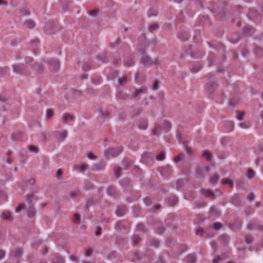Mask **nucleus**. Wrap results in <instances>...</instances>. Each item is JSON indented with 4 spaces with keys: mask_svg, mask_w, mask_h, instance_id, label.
<instances>
[{
    "mask_svg": "<svg viewBox=\"0 0 263 263\" xmlns=\"http://www.w3.org/2000/svg\"><path fill=\"white\" fill-rule=\"evenodd\" d=\"M123 151L122 146H119L117 148H110L104 152V156L106 158L109 159L110 157H116L118 156Z\"/></svg>",
    "mask_w": 263,
    "mask_h": 263,
    "instance_id": "1",
    "label": "nucleus"
},
{
    "mask_svg": "<svg viewBox=\"0 0 263 263\" xmlns=\"http://www.w3.org/2000/svg\"><path fill=\"white\" fill-rule=\"evenodd\" d=\"M141 63L145 66H150L153 64L159 65L160 64V60L158 59L152 61L151 58L148 56H144L141 59Z\"/></svg>",
    "mask_w": 263,
    "mask_h": 263,
    "instance_id": "2",
    "label": "nucleus"
},
{
    "mask_svg": "<svg viewBox=\"0 0 263 263\" xmlns=\"http://www.w3.org/2000/svg\"><path fill=\"white\" fill-rule=\"evenodd\" d=\"M158 170L161 175L165 177H168L172 173V168L170 165H167L162 167H159Z\"/></svg>",
    "mask_w": 263,
    "mask_h": 263,
    "instance_id": "3",
    "label": "nucleus"
},
{
    "mask_svg": "<svg viewBox=\"0 0 263 263\" xmlns=\"http://www.w3.org/2000/svg\"><path fill=\"white\" fill-rule=\"evenodd\" d=\"M51 263H65V259L60 254H55L52 258Z\"/></svg>",
    "mask_w": 263,
    "mask_h": 263,
    "instance_id": "4",
    "label": "nucleus"
},
{
    "mask_svg": "<svg viewBox=\"0 0 263 263\" xmlns=\"http://www.w3.org/2000/svg\"><path fill=\"white\" fill-rule=\"evenodd\" d=\"M13 68L14 72L23 74L25 71V66L24 64L13 65Z\"/></svg>",
    "mask_w": 263,
    "mask_h": 263,
    "instance_id": "5",
    "label": "nucleus"
},
{
    "mask_svg": "<svg viewBox=\"0 0 263 263\" xmlns=\"http://www.w3.org/2000/svg\"><path fill=\"white\" fill-rule=\"evenodd\" d=\"M147 88L145 86H142L140 89L136 90L135 92L133 93L132 97L136 98L141 93H144L147 92Z\"/></svg>",
    "mask_w": 263,
    "mask_h": 263,
    "instance_id": "6",
    "label": "nucleus"
},
{
    "mask_svg": "<svg viewBox=\"0 0 263 263\" xmlns=\"http://www.w3.org/2000/svg\"><path fill=\"white\" fill-rule=\"evenodd\" d=\"M161 126H162V129L166 132L170 131L172 128L171 122L166 120L163 121L161 124Z\"/></svg>",
    "mask_w": 263,
    "mask_h": 263,
    "instance_id": "7",
    "label": "nucleus"
},
{
    "mask_svg": "<svg viewBox=\"0 0 263 263\" xmlns=\"http://www.w3.org/2000/svg\"><path fill=\"white\" fill-rule=\"evenodd\" d=\"M51 66L54 71H57L59 69L60 63L58 60L52 59L50 61Z\"/></svg>",
    "mask_w": 263,
    "mask_h": 263,
    "instance_id": "8",
    "label": "nucleus"
},
{
    "mask_svg": "<svg viewBox=\"0 0 263 263\" xmlns=\"http://www.w3.org/2000/svg\"><path fill=\"white\" fill-rule=\"evenodd\" d=\"M206 87L209 92H212L217 87V84L215 82H210L206 84Z\"/></svg>",
    "mask_w": 263,
    "mask_h": 263,
    "instance_id": "9",
    "label": "nucleus"
},
{
    "mask_svg": "<svg viewBox=\"0 0 263 263\" xmlns=\"http://www.w3.org/2000/svg\"><path fill=\"white\" fill-rule=\"evenodd\" d=\"M74 119V117L68 113H65L63 117V122L64 123H67L68 122L73 121Z\"/></svg>",
    "mask_w": 263,
    "mask_h": 263,
    "instance_id": "10",
    "label": "nucleus"
},
{
    "mask_svg": "<svg viewBox=\"0 0 263 263\" xmlns=\"http://www.w3.org/2000/svg\"><path fill=\"white\" fill-rule=\"evenodd\" d=\"M196 256L194 254H190L185 258L186 263H196Z\"/></svg>",
    "mask_w": 263,
    "mask_h": 263,
    "instance_id": "11",
    "label": "nucleus"
},
{
    "mask_svg": "<svg viewBox=\"0 0 263 263\" xmlns=\"http://www.w3.org/2000/svg\"><path fill=\"white\" fill-rule=\"evenodd\" d=\"M23 251L21 248H17L11 253V255L16 258H19L21 257Z\"/></svg>",
    "mask_w": 263,
    "mask_h": 263,
    "instance_id": "12",
    "label": "nucleus"
},
{
    "mask_svg": "<svg viewBox=\"0 0 263 263\" xmlns=\"http://www.w3.org/2000/svg\"><path fill=\"white\" fill-rule=\"evenodd\" d=\"M127 223V222L125 221H118L115 224V228L116 230H120L124 228Z\"/></svg>",
    "mask_w": 263,
    "mask_h": 263,
    "instance_id": "13",
    "label": "nucleus"
},
{
    "mask_svg": "<svg viewBox=\"0 0 263 263\" xmlns=\"http://www.w3.org/2000/svg\"><path fill=\"white\" fill-rule=\"evenodd\" d=\"M107 194L110 196L116 197L117 196L116 190L114 186H109L107 190Z\"/></svg>",
    "mask_w": 263,
    "mask_h": 263,
    "instance_id": "14",
    "label": "nucleus"
},
{
    "mask_svg": "<svg viewBox=\"0 0 263 263\" xmlns=\"http://www.w3.org/2000/svg\"><path fill=\"white\" fill-rule=\"evenodd\" d=\"M178 37L182 41H185L189 39V34L187 32H180L178 34Z\"/></svg>",
    "mask_w": 263,
    "mask_h": 263,
    "instance_id": "15",
    "label": "nucleus"
},
{
    "mask_svg": "<svg viewBox=\"0 0 263 263\" xmlns=\"http://www.w3.org/2000/svg\"><path fill=\"white\" fill-rule=\"evenodd\" d=\"M243 32L246 35H251L254 32V29L251 26H247L243 28Z\"/></svg>",
    "mask_w": 263,
    "mask_h": 263,
    "instance_id": "16",
    "label": "nucleus"
},
{
    "mask_svg": "<svg viewBox=\"0 0 263 263\" xmlns=\"http://www.w3.org/2000/svg\"><path fill=\"white\" fill-rule=\"evenodd\" d=\"M126 212V208L124 206H119L116 211V214L119 216H123Z\"/></svg>",
    "mask_w": 263,
    "mask_h": 263,
    "instance_id": "17",
    "label": "nucleus"
},
{
    "mask_svg": "<svg viewBox=\"0 0 263 263\" xmlns=\"http://www.w3.org/2000/svg\"><path fill=\"white\" fill-rule=\"evenodd\" d=\"M27 213L28 216L33 217L36 214V211L33 206H30L27 209Z\"/></svg>",
    "mask_w": 263,
    "mask_h": 263,
    "instance_id": "18",
    "label": "nucleus"
},
{
    "mask_svg": "<svg viewBox=\"0 0 263 263\" xmlns=\"http://www.w3.org/2000/svg\"><path fill=\"white\" fill-rule=\"evenodd\" d=\"M178 202V198L175 196H171L169 199V203L172 206H174Z\"/></svg>",
    "mask_w": 263,
    "mask_h": 263,
    "instance_id": "19",
    "label": "nucleus"
},
{
    "mask_svg": "<svg viewBox=\"0 0 263 263\" xmlns=\"http://www.w3.org/2000/svg\"><path fill=\"white\" fill-rule=\"evenodd\" d=\"M3 217L6 220H11V213L8 211H5L3 213Z\"/></svg>",
    "mask_w": 263,
    "mask_h": 263,
    "instance_id": "20",
    "label": "nucleus"
},
{
    "mask_svg": "<svg viewBox=\"0 0 263 263\" xmlns=\"http://www.w3.org/2000/svg\"><path fill=\"white\" fill-rule=\"evenodd\" d=\"M148 126V122L147 120H144L141 122L139 125V128L141 129H146Z\"/></svg>",
    "mask_w": 263,
    "mask_h": 263,
    "instance_id": "21",
    "label": "nucleus"
},
{
    "mask_svg": "<svg viewBox=\"0 0 263 263\" xmlns=\"http://www.w3.org/2000/svg\"><path fill=\"white\" fill-rule=\"evenodd\" d=\"M226 126L228 127V131H232L234 127V123L232 121H228L226 122Z\"/></svg>",
    "mask_w": 263,
    "mask_h": 263,
    "instance_id": "22",
    "label": "nucleus"
},
{
    "mask_svg": "<svg viewBox=\"0 0 263 263\" xmlns=\"http://www.w3.org/2000/svg\"><path fill=\"white\" fill-rule=\"evenodd\" d=\"M124 64L127 67H130L134 65V62L132 59L129 57L124 61Z\"/></svg>",
    "mask_w": 263,
    "mask_h": 263,
    "instance_id": "23",
    "label": "nucleus"
},
{
    "mask_svg": "<svg viewBox=\"0 0 263 263\" xmlns=\"http://www.w3.org/2000/svg\"><path fill=\"white\" fill-rule=\"evenodd\" d=\"M202 68V66L199 64L198 65H195L192 68H191V71L193 73H196L198 72L201 68Z\"/></svg>",
    "mask_w": 263,
    "mask_h": 263,
    "instance_id": "24",
    "label": "nucleus"
},
{
    "mask_svg": "<svg viewBox=\"0 0 263 263\" xmlns=\"http://www.w3.org/2000/svg\"><path fill=\"white\" fill-rule=\"evenodd\" d=\"M25 25L28 28H32L34 27L35 24L32 20H27L25 22Z\"/></svg>",
    "mask_w": 263,
    "mask_h": 263,
    "instance_id": "25",
    "label": "nucleus"
},
{
    "mask_svg": "<svg viewBox=\"0 0 263 263\" xmlns=\"http://www.w3.org/2000/svg\"><path fill=\"white\" fill-rule=\"evenodd\" d=\"M202 192L207 197L214 196L213 193L210 190L203 189Z\"/></svg>",
    "mask_w": 263,
    "mask_h": 263,
    "instance_id": "26",
    "label": "nucleus"
},
{
    "mask_svg": "<svg viewBox=\"0 0 263 263\" xmlns=\"http://www.w3.org/2000/svg\"><path fill=\"white\" fill-rule=\"evenodd\" d=\"M219 179V176L217 174H215L214 176H212L210 179V182L211 183L215 184L217 182V181Z\"/></svg>",
    "mask_w": 263,
    "mask_h": 263,
    "instance_id": "27",
    "label": "nucleus"
},
{
    "mask_svg": "<svg viewBox=\"0 0 263 263\" xmlns=\"http://www.w3.org/2000/svg\"><path fill=\"white\" fill-rule=\"evenodd\" d=\"M105 164L103 163H99L93 165L95 168L97 170H101L105 167Z\"/></svg>",
    "mask_w": 263,
    "mask_h": 263,
    "instance_id": "28",
    "label": "nucleus"
},
{
    "mask_svg": "<svg viewBox=\"0 0 263 263\" xmlns=\"http://www.w3.org/2000/svg\"><path fill=\"white\" fill-rule=\"evenodd\" d=\"M88 168V165L86 164H82L78 166L79 172L83 173Z\"/></svg>",
    "mask_w": 263,
    "mask_h": 263,
    "instance_id": "29",
    "label": "nucleus"
},
{
    "mask_svg": "<svg viewBox=\"0 0 263 263\" xmlns=\"http://www.w3.org/2000/svg\"><path fill=\"white\" fill-rule=\"evenodd\" d=\"M39 43V40L37 39H35L31 41V46L33 49H34L37 46Z\"/></svg>",
    "mask_w": 263,
    "mask_h": 263,
    "instance_id": "30",
    "label": "nucleus"
},
{
    "mask_svg": "<svg viewBox=\"0 0 263 263\" xmlns=\"http://www.w3.org/2000/svg\"><path fill=\"white\" fill-rule=\"evenodd\" d=\"M137 230L139 231L146 232L144 226L142 223H139L137 225Z\"/></svg>",
    "mask_w": 263,
    "mask_h": 263,
    "instance_id": "31",
    "label": "nucleus"
},
{
    "mask_svg": "<svg viewBox=\"0 0 263 263\" xmlns=\"http://www.w3.org/2000/svg\"><path fill=\"white\" fill-rule=\"evenodd\" d=\"M165 154L164 152H161L157 156V159L158 161L163 160L165 159Z\"/></svg>",
    "mask_w": 263,
    "mask_h": 263,
    "instance_id": "32",
    "label": "nucleus"
},
{
    "mask_svg": "<svg viewBox=\"0 0 263 263\" xmlns=\"http://www.w3.org/2000/svg\"><path fill=\"white\" fill-rule=\"evenodd\" d=\"M114 173L116 177H119L121 175V168L119 166H116L114 168Z\"/></svg>",
    "mask_w": 263,
    "mask_h": 263,
    "instance_id": "33",
    "label": "nucleus"
},
{
    "mask_svg": "<svg viewBox=\"0 0 263 263\" xmlns=\"http://www.w3.org/2000/svg\"><path fill=\"white\" fill-rule=\"evenodd\" d=\"M133 243L136 245L141 240V238L137 235H134L132 238Z\"/></svg>",
    "mask_w": 263,
    "mask_h": 263,
    "instance_id": "34",
    "label": "nucleus"
},
{
    "mask_svg": "<svg viewBox=\"0 0 263 263\" xmlns=\"http://www.w3.org/2000/svg\"><path fill=\"white\" fill-rule=\"evenodd\" d=\"M60 138L62 140H64L67 136V132L66 130H63L59 133Z\"/></svg>",
    "mask_w": 263,
    "mask_h": 263,
    "instance_id": "35",
    "label": "nucleus"
},
{
    "mask_svg": "<svg viewBox=\"0 0 263 263\" xmlns=\"http://www.w3.org/2000/svg\"><path fill=\"white\" fill-rule=\"evenodd\" d=\"M34 198V195L33 194H30L27 195L26 196V200L27 202L29 203H31L32 202V199Z\"/></svg>",
    "mask_w": 263,
    "mask_h": 263,
    "instance_id": "36",
    "label": "nucleus"
},
{
    "mask_svg": "<svg viewBox=\"0 0 263 263\" xmlns=\"http://www.w3.org/2000/svg\"><path fill=\"white\" fill-rule=\"evenodd\" d=\"M210 212L216 216L219 215V212L217 210V208L215 206H212L210 209Z\"/></svg>",
    "mask_w": 263,
    "mask_h": 263,
    "instance_id": "37",
    "label": "nucleus"
},
{
    "mask_svg": "<svg viewBox=\"0 0 263 263\" xmlns=\"http://www.w3.org/2000/svg\"><path fill=\"white\" fill-rule=\"evenodd\" d=\"M255 175V172L252 170L249 169L248 171L247 177L248 179L252 178Z\"/></svg>",
    "mask_w": 263,
    "mask_h": 263,
    "instance_id": "38",
    "label": "nucleus"
},
{
    "mask_svg": "<svg viewBox=\"0 0 263 263\" xmlns=\"http://www.w3.org/2000/svg\"><path fill=\"white\" fill-rule=\"evenodd\" d=\"M245 241L247 243L250 244L253 241V238L251 235H247L245 237Z\"/></svg>",
    "mask_w": 263,
    "mask_h": 263,
    "instance_id": "39",
    "label": "nucleus"
},
{
    "mask_svg": "<svg viewBox=\"0 0 263 263\" xmlns=\"http://www.w3.org/2000/svg\"><path fill=\"white\" fill-rule=\"evenodd\" d=\"M222 183L224 184H228L231 187H232L233 186V182L227 178H224L222 179Z\"/></svg>",
    "mask_w": 263,
    "mask_h": 263,
    "instance_id": "40",
    "label": "nucleus"
},
{
    "mask_svg": "<svg viewBox=\"0 0 263 263\" xmlns=\"http://www.w3.org/2000/svg\"><path fill=\"white\" fill-rule=\"evenodd\" d=\"M250 123L249 122H243L239 124V126L242 128H248L250 127Z\"/></svg>",
    "mask_w": 263,
    "mask_h": 263,
    "instance_id": "41",
    "label": "nucleus"
},
{
    "mask_svg": "<svg viewBox=\"0 0 263 263\" xmlns=\"http://www.w3.org/2000/svg\"><path fill=\"white\" fill-rule=\"evenodd\" d=\"M158 28V25L157 24H154L149 26L148 30L149 31L152 32L156 30Z\"/></svg>",
    "mask_w": 263,
    "mask_h": 263,
    "instance_id": "42",
    "label": "nucleus"
},
{
    "mask_svg": "<svg viewBox=\"0 0 263 263\" xmlns=\"http://www.w3.org/2000/svg\"><path fill=\"white\" fill-rule=\"evenodd\" d=\"M183 185V181L182 180H178L176 182V187L177 190H180Z\"/></svg>",
    "mask_w": 263,
    "mask_h": 263,
    "instance_id": "43",
    "label": "nucleus"
},
{
    "mask_svg": "<svg viewBox=\"0 0 263 263\" xmlns=\"http://www.w3.org/2000/svg\"><path fill=\"white\" fill-rule=\"evenodd\" d=\"M245 116V112L243 111H238L237 115V118L239 120H242Z\"/></svg>",
    "mask_w": 263,
    "mask_h": 263,
    "instance_id": "44",
    "label": "nucleus"
},
{
    "mask_svg": "<svg viewBox=\"0 0 263 263\" xmlns=\"http://www.w3.org/2000/svg\"><path fill=\"white\" fill-rule=\"evenodd\" d=\"M28 149L29 151L33 153H37L38 151V148L36 146L34 145H30L28 146Z\"/></svg>",
    "mask_w": 263,
    "mask_h": 263,
    "instance_id": "45",
    "label": "nucleus"
},
{
    "mask_svg": "<svg viewBox=\"0 0 263 263\" xmlns=\"http://www.w3.org/2000/svg\"><path fill=\"white\" fill-rule=\"evenodd\" d=\"M159 243H160L159 241L157 239H154L151 240V245H152L154 247H159Z\"/></svg>",
    "mask_w": 263,
    "mask_h": 263,
    "instance_id": "46",
    "label": "nucleus"
},
{
    "mask_svg": "<svg viewBox=\"0 0 263 263\" xmlns=\"http://www.w3.org/2000/svg\"><path fill=\"white\" fill-rule=\"evenodd\" d=\"M203 156L207 160H210L211 159V154L208 151H205L203 154Z\"/></svg>",
    "mask_w": 263,
    "mask_h": 263,
    "instance_id": "47",
    "label": "nucleus"
},
{
    "mask_svg": "<svg viewBox=\"0 0 263 263\" xmlns=\"http://www.w3.org/2000/svg\"><path fill=\"white\" fill-rule=\"evenodd\" d=\"M92 249L88 248V249L85 250V255L87 257L90 256L92 254Z\"/></svg>",
    "mask_w": 263,
    "mask_h": 263,
    "instance_id": "48",
    "label": "nucleus"
},
{
    "mask_svg": "<svg viewBox=\"0 0 263 263\" xmlns=\"http://www.w3.org/2000/svg\"><path fill=\"white\" fill-rule=\"evenodd\" d=\"M206 205V203L203 201H199L196 203V206L198 208H202Z\"/></svg>",
    "mask_w": 263,
    "mask_h": 263,
    "instance_id": "49",
    "label": "nucleus"
},
{
    "mask_svg": "<svg viewBox=\"0 0 263 263\" xmlns=\"http://www.w3.org/2000/svg\"><path fill=\"white\" fill-rule=\"evenodd\" d=\"M79 195V191H74L69 193V196L71 198H75Z\"/></svg>",
    "mask_w": 263,
    "mask_h": 263,
    "instance_id": "50",
    "label": "nucleus"
},
{
    "mask_svg": "<svg viewBox=\"0 0 263 263\" xmlns=\"http://www.w3.org/2000/svg\"><path fill=\"white\" fill-rule=\"evenodd\" d=\"M127 80L126 78L123 77L119 79V83L120 85H123L127 83Z\"/></svg>",
    "mask_w": 263,
    "mask_h": 263,
    "instance_id": "51",
    "label": "nucleus"
},
{
    "mask_svg": "<svg viewBox=\"0 0 263 263\" xmlns=\"http://www.w3.org/2000/svg\"><path fill=\"white\" fill-rule=\"evenodd\" d=\"M184 197L185 198L187 199L188 200H192L194 198V196L193 193H191V195H190V194L186 193L185 194Z\"/></svg>",
    "mask_w": 263,
    "mask_h": 263,
    "instance_id": "52",
    "label": "nucleus"
},
{
    "mask_svg": "<svg viewBox=\"0 0 263 263\" xmlns=\"http://www.w3.org/2000/svg\"><path fill=\"white\" fill-rule=\"evenodd\" d=\"M53 115V110L51 109H48L46 111V116L48 118H51Z\"/></svg>",
    "mask_w": 263,
    "mask_h": 263,
    "instance_id": "53",
    "label": "nucleus"
},
{
    "mask_svg": "<svg viewBox=\"0 0 263 263\" xmlns=\"http://www.w3.org/2000/svg\"><path fill=\"white\" fill-rule=\"evenodd\" d=\"M25 208V204L24 203H21L18 205L17 208L15 209L16 212H19L22 210H23Z\"/></svg>",
    "mask_w": 263,
    "mask_h": 263,
    "instance_id": "54",
    "label": "nucleus"
},
{
    "mask_svg": "<svg viewBox=\"0 0 263 263\" xmlns=\"http://www.w3.org/2000/svg\"><path fill=\"white\" fill-rule=\"evenodd\" d=\"M123 164L124 166H127L129 164H131V161L129 159L127 158L124 159L122 161Z\"/></svg>",
    "mask_w": 263,
    "mask_h": 263,
    "instance_id": "55",
    "label": "nucleus"
},
{
    "mask_svg": "<svg viewBox=\"0 0 263 263\" xmlns=\"http://www.w3.org/2000/svg\"><path fill=\"white\" fill-rule=\"evenodd\" d=\"M213 227L216 230H219L221 228L222 225L219 222H216L214 224Z\"/></svg>",
    "mask_w": 263,
    "mask_h": 263,
    "instance_id": "56",
    "label": "nucleus"
},
{
    "mask_svg": "<svg viewBox=\"0 0 263 263\" xmlns=\"http://www.w3.org/2000/svg\"><path fill=\"white\" fill-rule=\"evenodd\" d=\"M159 86V83L158 81H155L154 82L153 85V90H157L158 89Z\"/></svg>",
    "mask_w": 263,
    "mask_h": 263,
    "instance_id": "57",
    "label": "nucleus"
},
{
    "mask_svg": "<svg viewBox=\"0 0 263 263\" xmlns=\"http://www.w3.org/2000/svg\"><path fill=\"white\" fill-rule=\"evenodd\" d=\"M220 239L223 241L227 242L229 239V236L227 235H222L220 236Z\"/></svg>",
    "mask_w": 263,
    "mask_h": 263,
    "instance_id": "58",
    "label": "nucleus"
},
{
    "mask_svg": "<svg viewBox=\"0 0 263 263\" xmlns=\"http://www.w3.org/2000/svg\"><path fill=\"white\" fill-rule=\"evenodd\" d=\"M177 139L178 140L181 142V143H184V140L182 137V135L180 133H177Z\"/></svg>",
    "mask_w": 263,
    "mask_h": 263,
    "instance_id": "59",
    "label": "nucleus"
},
{
    "mask_svg": "<svg viewBox=\"0 0 263 263\" xmlns=\"http://www.w3.org/2000/svg\"><path fill=\"white\" fill-rule=\"evenodd\" d=\"M102 233V229H101V228L99 226H98L97 227V230H96V231L95 232V234L96 236H99L100 235H101Z\"/></svg>",
    "mask_w": 263,
    "mask_h": 263,
    "instance_id": "60",
    "label": "nucleus"
},
{
    "mask_svg": "<svg viewBox=\"0 0 263 263\" xmlns=\"http://www.w3.org/2000/svg\"><path fill=\"white\" fill-rule=\"evenodd\" d=\"M158 233L162 234L165 231V228L162 226L161 225L159 226V227L158 228Z\"/></svg>",
    "mask_w": 263,
    "mask_h": 263,
    "instance_id": "61",
    "label": "nucleus"
},
{
    "mask_svg": "<svg viewBox=\"0 0 263 263\" xmlns=\"http://www.w3.org/2000/svg\"><path fill=\"white\" fill-rule=\"evenodd\" d=\"M144 202L146 205H149L151 204V203L152 202V200H151V198H149V197H146L144 199Z\"/></svg>",
    "mask_w": 263,
    "mask_h": 263,
    "instance_id": "62",
    "label": "nucleus"
},
{
    "mask_svg": "<svg viewBox=\"0 0 263 263\" xmlns=\"http://www.w3.org/2000/svg\"><path fill=\"white\" fill-rule=\"evenodd\" d=\"M203 233V230L201 228H198L196 230V234L199 235H201Z\"/></svg>",
    "mask_w": 263,
    "mask_h": 263,
    "instance_id": "63",
    "label": "nucleus"
},
{
    "mask_svg": "<svg viewBox=\"0 0 263 263\" xmlns=\"http://www.w3.org/2000/svg\"><path fill=\"white\" fill-rule=\"evenodd\" d=\"M87 156L90 159L94 160L96 158V156L91 153H88Z\"/></svg>",
    "mask_w": 263,
    "mask_h": 263,
    "instance_id": "64",
    "label": "nucleus"
}]
</instances>
